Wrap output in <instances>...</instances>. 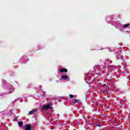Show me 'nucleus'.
<instances>
[{"instance_id": "f257e3e1", "label": "nucleus", "mask_w": 130, "mask_h": 130, "mask_svg": "<svg viewBox=\"0 0 130 130\" xmlns=\"http://www.w3.org/2000/svg\"><path fill=\"white\" fill-rule=\"evenodd\" d=\"M51 105V103L48 104L47 105H44L42 108V110L44 111V110H48V109H52V107H50Z\"/></svg>"}, {"instance_id": "423d86ee", "label": "nucleus", "mask_w": 130, "mask_h": 130, "mask_svg": "<svg viewBox=\"0 0 130 130\" xmlns=\"http://www.w3.org/2000/svg\"><path fill=\"white\" fill-rule=\"evenodd\" d=\"M73 102L75 104H79L80 101L76 99H73Z\"/></svg>"}, {"instance_id": "0eeeda50", "label": "nucleus", "mask_w": 130, "mask_h": 130, "mask_svg": "<svg viewBox=\"0 0 130 130\" xmlns=\"http://www.w3.org/2000/svg\"><path fill=\"white\" fill-rule=\"evenodd\" d=\"M121 54V52L120 51H117L116 52V56L117 57L119 55H120Z\"/></svg>"}, {"instance_id": "f03ea898", "label": "nucleus", "mask_w": 130, "mask_h": 130, "mask_svg": "<svg viewBox=\"0 0 130 130\" xmlns=\"http://www.w3.org/2000/svg\"><path fill=\"white\" fill-rule=\"evenodd\" d=\"M24 130H32V127L31 126V125H26Z\"/></svg>"}, {"instance_id": "1a4fd4ad", "label": "nucleus", "mask_w": 130, "mask_h": 130, "mask_svg": "<svg viewBox=\"0 0 130 130\" xmlns=\"http://www.w3.org/2000/svg\"><path fill=\"white\" fill-rule=\"evenodd\" d=\"M129 26V24H126L123 25L124 28H126L127 27H128Z\"/></svg>"}, {"instance_id": "9d476101", "label": "nucleus", "mask_w": 130, "mask_h": 130, "mask_svg": "<svg viewBox=\"0 0 130 130\" xmlns=\"http://www.w3.org/2000/svg\"><path fill=\"white\" fill-rule=\"evenodd\" d=\"M94 126H95V127H97V126H99L100 127H101V125H100V124H95V125H94Z\"/></svg>"}, {"instance_id": "7ed1b4c3", "label": "nucleus", "mask_w": 130, "mask_h": 130, "mask_svg": "<svg viewBox=\"0 0 130 130\" xmlns=\"http://www.w3.org/2000/svg\"><path fill=\"white\" fill-rule=\"evenodd\" d=\"M60 73H68V69L66 68L60 69Z\"/></svg>"}, {"instance_id": "6e6552de", "label": "nucleus", "mask_w": 130, "mask_h": 130, "mask_svg": "<svg viewBox=\"0 0 130 130\" xmlns=\"http://www.w3.org/2000/svg\"><path fill=\"white\" fill-rule=\"evenodd\" d=\"M18 125H19V126H20V127H22V126H23V122L22 121L19 122Z\"/></svg>"}, {"instance_id": "39448f33", "label": "nucleus", "mask_w": 130, "mask_h": 130, "mask_svg": "<svg viewBox=\"0 0 130 130\" xmlns=\"http://www.w3.org/2000/svg\"><path fill=\"white\" fill-rule=\"evenodd\" d=\"M60 77L63 80H68V79H69V76H68L67 75L61 76Z\"/></svg>"}, {"instance_id": "ddd939ff", "label": "nucleus", "mask_w": 130, "mask_h": 130, "mask_svg": "<svg viewBox=\"0 0 130 130\" xmlns=\"http://www.w3.org/2000/svg\"><path fill=\"white\" fill-rule=\"evenodd\" d=\"M103 86H105V84H104Z\"/></svg>"}, {"instance_id": "f8f14e48", "label": "nucleus", "mask_w": 130, "mask_h": 130, "mask_svg": "<svg viewBox=\"0 0 130 130\" xmlns=\"http://www.w3.org/2000/svg\"><path fill=\"white\" fill-rule=\"evenodd\" d=\"M118 57V58H119V59H120V58H121V56L119 55L118 56H117V57Z\"/></svg>"}, {"instance_id": "20e7f679", "label": "nucleus", "mask_w": 130, "mask_h": 130, "mask_svg": "<svg viewBox=\"0 0 130 130\" xmlns=\"http://www.w3.org/2000/svg\"><path fill=\"white\" fill-rule=\"evenodd\" d=\"M37 110L36 109H32L31 111H29L28 113V115H31V114H33L35 112H36Z\"/></svg>"}, {"instance_id": "9b49d317", "label": "nucleus", "mask_w": 130, "mask_h": 130, "mask_svg": "<svg viewBox=\"0 0 130 130\" xmlns=\"http://www.w3.org/2000/svg\"><path fill=\"white\" fill-rule=\"evenodd\" d=\"M69 96L70 98H74V95L73 94H70Z\"/></svg>"}]
</instances>
